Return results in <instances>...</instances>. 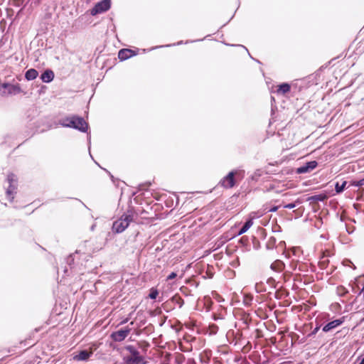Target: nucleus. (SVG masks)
<instances>
[{"label":"nucleus","mask_w":364,"mask_h":364,"mask_svg":"<svg viewBox=\"0 0 364 364\" xmlns=\"http://www.w3.org/2000/svg\"><path fill=\"white\" fill-rule=\"evenodd\" d=\"M346 185V181H343L342 183V184H341V185L338 183H336V187H335L336 193H341L344 190Z\"/></svg>","instance_id":"obj_17"},{"label":"nucleus","mask_w":364,"mask_h":364,"mask_svg":"<svg viewBox=\"0 0 364 364\" xmlns=\"http://www.w3.org/2000/svg\"><path fill=\"white\" fill-rule=\"evenodd\" d=\"M341 323H342V321L341 320H339V319L334 320L333 321L328 323L326 325H325L323 328V331L325 332H328V331L335 328L336 327L338 326Z\"/></svg>","instance_id":"obj_12"},{"label":"nucleus","mask_w":364,"mask_h":364,"mask_svg":"<svg viewBox=\"0 0 364 364\" xmlns=\"http://www.w3.org/2000/svg\"><path fill=\"white\" fill-rule=\"evenodd\" d=\"M289 90H290L289 85L287 83H284L279 86L278 92L284 94V93L289 92Z\"/></svg>","instance_id":"obj_16"},{"label":"nucleus","mask_w":364,"mask_h":364,"mask_svg":"<svg viewBox=\"0 0 364 364\" xmlns=\"http://www.w3.org/2000/svg\"><path fill=\"white\" fill-rule=\"evenodd\" d=\"M317 166V162L315 161H311L308 163H306L305 165L299 167L296 169L297 173H309L314 170Z\"/></svg>","instance_id":"obj_7"},{"label":"nucleus","mask_w":364,"mask_h":364,"mask_svg":"<svg viewBox=\"0 0 364 364\" xmlns=\"http://www.w3.org/2000/svg\"><path fill=\"white\" fill-rule=\"evenodd\" d=\"M141 361V357L138 354L134 353L132 356L125 358L124 364H140Z\"/></svg>","instance_id":"obj_11"},{"label":"nucleus","mask_w":364,"mask_h":364,"mask_svg":"<svg viewBox=\"0 0 364 364\" xmlns=\"http://www.w3.org/2000/svg\"><path fill=\"white\" fill-rule=\"evenodd\" d=\"M132 220V218L130 215H123L119 220L113 223V230L116 232H123L128 227Z\"/></svg>","instance_id":"obj_3"},{"label":"nucleus","mask_w":364,"mask_h":364,"mask_svg":"<svg viewBox=\"0 0 364 364\" xmlns=\"http://www.w3.org/2000/svg\"><path fill=\"white\" fill-rule=\"evenodd\" d=\"M158 292L156 290H152L149 294L151 299H154L157 297Z\"/></svg>","instance_id":"obj_19"},{"label":"nucleus","mask_w":364,"mask_h":364,"mask_svg":"<svg viewBox=\"0 0 364 364\" xmlns=\"http://www.w3.org/2000/svg\"><path fill=\"white\" fill-rule=\"evenodd\" d=\"M111 6V0H102L95 4L90 11L92 16L105 12L109 9Z\"/></svg>","instance_id":"obj_5"},{"label":"nucleus","mask_w":364,"mask_h":364,"mask_svg":"<svg viewBox=\"0 0 364 364\" xmlns=\"http://www.w3.org/2000/svg\"><path fill=\"white\" fill-rule=\"evenodd\" d=\"M38 73L35 69H29L25 75L26 78L28 80H32L37 77Z\"/></svg>","instance_id":"obj_14"},{"label":"nucleus","mask_w":364,"mask_h":364,"mask_svg":"<svg viewBox=\"0 0 364 364\" xmlns=\"http://www.w3.org/2000/svg\"><path fill=\"white\" fill-rule=\"evenodd\" d=\"M6 181L8 183L6 193L8 198L11 201L16 193L17 177L14 173H9L7 175Z\"/></svg>","instance_id":"obj_2"},{"label":"nucleus","mask_w":364,"mask_h":364,"mask_svg":"<svg viewBox=\"0 0 364 364\" xmlns=\"http://www.w3.org/2000/svg\"><path fill=\"white\" fill-rule=\"evenodd\" d=\"M252 224H253V222L251 218L245 223L244 226L239 231L238 235H242V234L246 232L250 228V227L252 225Z\"/></svg>","instance_id":"obj_15"},{"label":"nucleus","mask_w":364,"mask_h":364,"mask_svg":"<svg viewBox=\"0 0 364 364\" xmlns=\"http://www.w3.org/2000/svg\"><path fill=\"white\" fill-rule=\"evenodd\" d=\"M3 87L9 95H16L21 92V89L18 85L4 84Z\"/></svg>","instance_id":"obj_8"},{"label":"nucleus","mask_w":364,"mask_h":364,"mask_svg":"<svg viewBox=\"0 0 364 364\" xmlns=\"http://www.w3.org/2000/svg\"><path fill=\"white\" fill-rule=\"evenodd\" d=\"M242 171L234 170L230 172L225 177L220 181V184L225 188H232L235 185V177L240 176Z\"/></svg>","instance_id":"obj_4"},{"label":"nucleus","mask_w":364,"mask_h":364,"mask_svg":"<svg viewBox=\"0 0 364 364\" xmlns=\"http://www.w3.org/2000/svg\"><path fill=\"white\" fill-rule=\"evenodd\" d=\"M139 49H136V50H133L131 49H121L119 51L118 57L121 60H125L132 56L136 55L138 53Z\"/></svg>","instance_id":"obj_6"},{"label":"nucleus","mask_w":364,"mask_h":364,"mask_svg":"<svg viewBox=\"0 0 364 364\" xmlns=\"http://www.w3.org/2000/svg\"><path fill=\"white\" fill-rule=\"evenodd\" d=\"M261 364H267V363H261Z\"/></svg>","instance_id":"obj_23"},{"label":"nucleus","mask_w":364,"mask_h":364,"mask_svg":"<svg viewBox=\"0 0 364 364\" xmlns=\"http://www.w3.org/2000/svg\"><path fill=\"white\" fill-rule=\"evenodd\" d=\"M359 364H364V358H363V360H361V362Z\"/></svg>","instance_id":"obj_22"},{"label":"nucleus","mask_w":364,"mask_h":364,"mask_svg":"<svg viewBox=\"0 0 364 364\" xmlns=\"http://www.w3.org/2000/svg\"><path fill=\"white\" fill-rule=\"evenodd\" d=\"M92 354V350H81L73 355V360L77 361H85L87 360Z\"/></svg>","instance_id":"obj_10"},{"label":"nucleus","mask_w":364,"mask_h":364,"mask_svg":"<svg viewBox=\"0 0 364 364\" xmlns=\"http://www.w3.org/2000/svg\"><path fill=\"white\" fill-rule=\"evenodd\" d=\"M129 333V330L122 329L118 331L114 332L112 334V338L116 341H121L128 336Z\"/></svg>","instance_id":"obj_9"},{"label":"nucleus","mask_w":364,"mask_h":364,"mask_svg":"<svg viewBox=\"0 0 364 364\" xmlns=\"http://www.w3.org/2000/svg\"><path fill=\"white\" fill-rule=\"evenodd\" d=\"M284 208H288V209H292V208H295V204L294 203H289V204L286 205L284 206Z\"/></svg>","instance_id":"obj_20"},{"label":"nucleus","mask_w":364,"mask_h":364,"mask_svg":"<svg viewBox=\"0 0 364 364\" xmlns=\"http://www.w3.org/2000/svg\"><path fill=\"white\" fill-rule=\"evenodd\" d=\"M41 78L44 82H50L54 78V73L52 70H47L41 75Z\"/></svg>","instance_id":"obj_13"},{"label":"nucleus","mask_w":364,"mask_h":364,"mask_svg":"<svg viewBox=\"0 0 364 364\" xmlns=\"http://www.w3.org/2000/svg\"><path fill=\"white\" fill-rule=\"evenodd\" d=\"M176 277V274L175 272H172L171 274H170L167 278V279H174L175 277Z\"/></svg>","instance_id":"obj_21"},{"label":"nucleus","mask_w":364,"mask_h":364,"mask_svg":"<svg viewBox=\"0 0 364 364\" xmlns=\"http://www.w3.org/2000/svg\"><path fill=\"white\" fill-rule=\"evenodd\" d=\"M60 124L65 127H70L78 129L80 132H86L88 128L87 122L81 117L72 116L60 119Z\"/></svg>","instance_id":"obj_1"},{"label":"nucleus","mask_w":364,"mask_h":364,"mask_svg":"<svg viewBox=\"0 0 364 364\" xmlns=\"http://www.w3.org/2000/svg\"><path fill=\"white\" fill-rule=\"evenodd\" d=\"M351 186L360 187L364 186V178L363 179H360L359 181H353L351 182Z\"/></svg>","instance_id":"obj_18"}]
</instances>
